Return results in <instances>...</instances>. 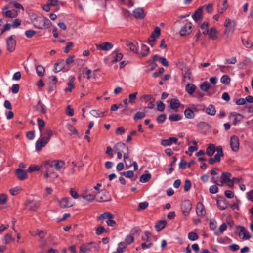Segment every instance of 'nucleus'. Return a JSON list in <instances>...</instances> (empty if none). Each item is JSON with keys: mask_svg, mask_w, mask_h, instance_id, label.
<instances>
[{"mask_svg": "<svg viewBox=\"0 0 253 253\" xmlns=\"http://www.w3.org/2000/svg\"><path fill=\"white\" fill-rule=\"evenodd\" d=\"M32 23L35 28L39 29H47L51 25V21L42 15L35 17L32 21Z\"/></svg>", "mask_w": 253, "mask_h": 253, "instance_id": "1", "label": "nucleus"}, {"mask_svg": "<svg viewBox=\"0 0 253 253\" xmlns=\"http://www.w3.org/2000/svg\"><path fill=\"white\" fill-rule=\"evenodd\" d=\"M52 166V164H50L48 161H45L41 166L42 170H45V173L44 175L45 178L50 177L53 179H55L58 176V174L55 172Z\"/></svg>", "mask_w": 253, "mask_h": 253, "instance_id": "2", "label": "nucleus"}, {"mask_svg": "<svg viewBox=\"0 0 253 253\" xmlns=\"http://www.w3.org/2000/svg\"><path fill=\"white\" fill-rule=\"evenodd\" d=\"M99 246L97 243L94 242H90L81 245L80 247V253H89L92 250L98 251Z\"/></svg>", "mask_w": 253, "mask_h": 253, "instance_id": "3", "label": "nucleus"}, {"mask_svg": "<svg viewBox=\"0 0 253 253\" xmlns=\"http://www.w3.org/2000/svg\"><path fill=\"white\" fill-rule=\"evenodd\" d=\"M2 14L3 16L7 18H15L18 15V10L15 9L8 10V6H4L2 9Z\"/></svg>", "mask_w": 253, "mask_h": 253, "instance_id": "4", "label": "nucleus"}, {"mask_svg": "<svg viewBox=\"0 0 253 253\" xmlns=\"http://www.w3.org/2000/svg\"><path fill=\"white\" fill-rule=\"evenodd\" d=\"M15 38V36L12 35L6 40L7 50L10 52L14 51L15 49L16 42Z\"/></svg>", "mask_w": 253, "mask_h": 253, "instance_id": "5", "label": "nucleus"}, {"mask_svg": "<svg viewBox=\"0 0 253 253\" xmlns=\"http://www.w3.org/2000/svg\"><path fill=\"white\" fill-rule=\"evenodd\" d=\"M181 209L184 216H188L192 209L191 202L188 200H184L181 204Z\"/></svg>", "mask_w": 253, "mask_h": 253, "instance_id": "6", "label": "nucleus"}, {"mask_svg": "<svg viewBox=\"0 0 253 253\" xmlns=\"http://www.w3.org/2000/svg\"><path fill=\"white\" fill-rule=\"evenodd\" d=\"M113 148L115 152L123 153L124 154H125V153H128L129 151L128 147L126 146L125 143L122 142L116 143Z\"/></svg>", "mask_w": 253, "mask_h": 253, "instance_id": "7", "label": "nucleus"}, {"mask_svg": "<svg viewBox=\"0 0 253 253\" xmlns=\"http://www.w3.org/2000/svg\"><path fill=\"white\" fill-rule=\"evenodd\" d=\"M230 144L234 152H237L239 149V140L237 136L233 135L230 138Z\"/></svg>", "mask_w": 253, "mask_h": 253, "instance_id": "8", "label": "nucleus"}, {"mask_svg": "<svg viewBox=\"0 0 253 253\" xmlns=\"http://www.w3.org/2000/svg\"><path fill=\"white\" fill-rule=\"evenodd\" d=\"M25 205L26 207V208L29 210L32 211H36L39 207L40 203L37 201L29 200L25 202Z\"/></svg>", "mask_w": 253, "mask_h": 253, "instance_id": "9", "label": "nucleus"}, {"mask_svg": "<svg viewBox=\"0 0 253 253\" xmlns=\"http://www.w3.org/2000/svg\"><path fill=\"white\" fill-rule=\"evenodd\" d=\"M192 32V23L191 22L186 23L185 25L181 29L179 34L181 36H185L189 35Z\"/></svg>", "mask_w": 253, "mask_h": 253, "instance_id": "10", "label": "nucleus"}, {"mask_svg": "<svg viewBox=\"0 0 253 253\" xmlns=\"http://www.w3.org/2000/svg\"><path fill=\"white\" fill-rule=\"evenodd\" d=\"M48 162L51 164L53 167L58 171H61L62 169H64L65 162L61 160H55L53 161H48Z\"/></svg>", "mask_w": 253, "mask_h": 253, "instance_id": "11", "label": "nucleus"}, {"mask_svg": "<svg viewBox=\"0 0 253 253\" xmlns=\"http://www.w3.org/2000/svg\"><path fill=\"white\" fill-rule=\"evenodd\" d=\"M48 139H46V136H43L41 139H39L36 142V149L37 151H40L42 148L44 147L48 143Z\"/></svg>", "mask_w": 253, "mask_h": 253, "instance_id": "12", "label": "nucleus"}, {"mask_svg": "<svg viewBox=\"0 0 253 253\" xmlns=\"http://www.w3.org/2000/svg\"><path fill=\"white\" fill-rule=\"evenodd\" d=\"M232 117H234L233 125L234 126H236L238 123L240 122L244 118L242 114L235 112L230 113L229 118L231 119Z\"/></svg>", "mask_w": 253, "mask_h": 253, "instance_id": "13", "label": "nucleus"}, {"mask_svg": "<svg viewBox=\"0 0 253 253\" xmlns=\"http://www.w3.org/2000/svg\"><path fill=\"white\" fill-rule=\"evenodd\" d=\"M196 213L198 216H204L206 214V210L204 205L201 202H198L197 204Z\"/></svg>", "mask_w": 253, "mask_h": 253, "instance_id": "14", "label": "nucleus"}, {"mask_svg": "<svg viewBox=\"0 0 253 253\" xmlns=\"http://www.w3.org/2000/svg\"><path fill=\"white\" fill-rule=\"evenodd\" d=\"M71 201V199L69 197L63 198L59 202L60 207L65 208L73 206V204Z\"/></svg>", "mask_w": 253, "mask_h": 253, "instance_id": "15", "label": "nucleus"}, {"mask_svg": "<svg viewBox=\"0 0 253 253\" xmlns=\"http://www.w3.org/2000/svg\"><path fill=\"white\" fill-rule=\"evenodd\" d=\"M177 141L178 139L176 137H170L168 139H162L161 144L164 146H169L173 143L176 144Z\"/></svg>", "mask_w": 253, "mask_h": 253, "instance_id": "16", "label": "nucleus"}, {"mask_svg": "<svg viewBox=\"0 0 253 253\" xmlns=\"http://www.w3.org/2000/svg\"><path fill=\"white\" fill-rule=\"evenodd\" d=\"M150 53V48L145 44H142L141 46V50L138 52L140 57H145L148 55Z\"/></svg>", "mask_w": 253, "mask_h": 253, "instance_id": "17", "label": "nucleus"}, {"mask_svg": "<svg viewBox=\"0 0 253 253\" xmlns=\"http://www.w3.org/2000/svg\"><path fill=\"white\" fill-rule=\"evenodd\" d=\"M161 33V30L159 27H156L155 28V31L153 32L149 38L148 39V42H154L155 38L159 37Z\"/></svg>", "mask_w": 253, "mask_h": 253, "instance_id": "18", "label": "nucleus"}, {"mask_svg": "<svg viewBox=\"0 0 253 253\" xmlns=\"http://www.w3.org/2000/svg\"><path fill=\"white\" fill-rule=\"evenodd\" d=\"M133 15L134 17L136 19H142L144 16V12L142 8H137L135 9L133 11Z\"/></svg>", "mask_w": 253, "mask_h": 253, "instance_id": "19", "label": "nucleus"}, {"mask_svg": "<svg viewBox=\"0 0 253 253\" xmlns=\"http://www.w3.org/2000/svg\"><path fill=\"white\" fill-rule=\"evenodd\" d=\"M113 45L109 42H105L98 45H96L97 49H101L104 51H107L111 49Z\"/></svg>", "mask_w": 253, "mask_h": 253, "instance_id": "20", "label": "nucleus"}, {"mask_svg": "<svg viewBox=\"0 0 253 253\" xmlns=\"http://www.w3.org/2000/svg\"><path fill=\"white\" fill-rule=\"evenodd\" d=\"M101 196L98 201L100 202H107L111 200V198L108 192L104 190L101 191Z\"/></svg>", "mask_w": 253, "mask_h": 253, "instance_id": "21", "label": "nucleus"}, {"mask_svg": "<svg viewBox=\"0 0 253 253\" xmlns=\"http://www.w3.org/2000/svg\"><path fill=\"white\" fill-rule=\"evenodd\" d=\"M15 173L20 180H23L27 177V174L26 171L21 169H16Z\"/></svg>", "mask_w": 253, "mask_h": 253, "instance_id": "22", "label": "nucleus"}, {"mask_svg": "<svg viewBox=\"0 0 253 253\" xmlns=\"http://www.w3.org/2000/svg\"><path fill=\"white\" fill-rule=\"evenodd\" d=\"M228 7L227 0H224L221 4L219 3L217 5L218 12L219 14L223 13L227 9Z\"/></svg>", "mask_w": 253, "mask_h": 253, "instance_id": "23", "label": "nucleus"}, {"mask_svg": "<svg viewBox=\"0 0 253 253\" xmlns=\"http://www.w3.org/2000/svg\"><path fill=\"white\" fill-rule=\"evenodd\" d=\"M64 68V60L60 59L54 65V72L57 73L61 70H62Z\"/></svg>", "mask_w": 253, "mask_h": 253, "instance_id": "24", "label": "nucleus"}, {"mask_svg": "<svg viewBox=\"0 0 253 253\" xmlns=\"http://www.w3.org/2000/svg\"><path fill=\"white\" fill-rule=\"evenodd\" d=\"M237 228L240 229L239 236L242 234L243 235V239H249L251 238V235L244 226H238Z\"/></svg>", "mask_w": 253, "mask_h": 253, "instance_id": "25", "label": "nucleus"}, {"mask_svg": "<svg viewBox=\"0 0 253 253\" xmlns=\"http://www.w3.org/2000/svg\"><path fill=\"white\" fill-rule=\"evenodd\" d=\"M180 105V101L177 99H172L170 101V106L172 109L174 110L175 111H177Z\"/></svg>", "mask_w": 253, "mask_h": 253, "instance_id": "26", "label": "nucleus"}, {"mask_svg": "<svg viewBox=\"0 0 253 253\" xmlns=\"http://www.w3.org/2000/svg\"><path fill=\"white\" fill-rule=\"evenodd\" d=\"M123 157L126 167L127 168L131 167L132 166V160L129 157V153H125Z\"/></svg>", "mask_w": 253, "mask_h": 253, "instance_id": "27", "label": "nucleus"}, {"mask_svg": "<svg viewBox=\"0 0 253 253\" xmlns=\"http://www.w3.org/2000/svg\"><path fill=\"white\" fill-rule=\"evenodd\" d=\"M36 73L37 74V75L39 77H42L44 76L45 73V69L44 68V67H43L42 65H37L36 67Z\"/></svg>", "mask_w": 253, "mask_h": 253, "instance_id": "28", "label": "nucleus"}, {"mask_svg": "<svg viewBox=\"0 0 253 253\" xmlns=\"http://www.w3.org/2000/svg\"><path fill=\"white\" fill-rule=\"evenodd\" d=\"M216 151L215 146L214 144H210L206 150V154L209 156H212Z\"/></svg>", "mask_w": 253, "mask_h": 253, "instance_id": "29", "label": "nucleus"}, {"mask_svg": "<svg viewBox=\"0 0 253 253\" xmlns=\"http://www.w3.org/2000/svg\"><path fill=\"white\" fill-rule=\"evenodd\" d=\"M166 225L167 222L165 220H161L156 223L155 228L157 231H160L164 229Z\"/></svg>", "mask_w": 253, "mask_h": 253, "instance_id": "30", "label": "nucleus"}, {"mask_svg": "<svg viewBox=\"0 0 253 253\" xmlns=\"http://www.w3.org/2000/svg\"><path fill=\"white\" fill-rule=\"evenodd\" d=\"M235 22L234 21H232V23H231V25H229V27H226V29L224 31L225 34L226 35L229 34H232L235 30Z\"/></svg>", "mask_w": 253, "mask_h": 253, "instance_id": "31", "label": "nucleus"}, {"mask_svg": "<svg viewBox=\"0 0 253 253\" xmlns=\"http://www.w3.org/2000/svg\"><path fill=\"white\" fill-rule=\"evenodd\" d=\"M202 9L201 7H199L197 10L195 11L194 13L192 15V18L195 21H197L200 19L202 15Z\"/></svg>", "mask_w": 253, "mask_h": 253, "instance_id": "32", "label": "nucleus"}, {"mask_svg": "<svg viewBox=\"0 0 253 253\" xmlns=\"http://www.w3.org/2000/svg\"><path fill=\"white\" fill-rule=\"evenodd\" d=\"M217 206L221 210H224L228 207V204L225 199L217 200Z\"/></svg>", "mask_w": 253, "mask_h": 253, "instance_id": "33", "label": "nucleus"}, {"mask_svg": "<svg viewBox=\"0 0 253 253\" xmlns=\"http://www.w3.org/2000/svg\"><path fill=\"white\" fill-rule=\"evenodd\" d=\"M231 176V174L230 173L223 172L222 175L220 176V179H221L225 183H228V182L231 181V179H230Z\"/></svg>", "mask_w": 253, "mask_h": 253, "instance_id": "34", "label": "nucleus"}, {"mask_svg": "<svg viewBox=\"0 0 253 253\" xmlns=\"http://www.w3.org/2000/svg\"><path fill=\"white\" fill-rule=\"evenodd\" d=\"M206 113L210 115L213 116L216 113V109L212 104H210L206 109Z\"/></svg>", "mask_w": 253, "mask_h": 253, "instance_id": "35", "label": "nucleus"}, {"mask_svg": "<svg viewBox=\"0 0 253 253\" xmlns=\"http://www.w3.org/2000/svg\"><path fill=\"white\" fill-rule=\"evenodd\" d=\"M184 115L186 118L188 119H193L195 117L194 111L190 108H186L184 110Z\"/></svg>", "mask_w": 253, "mask_h": 253, "instance_id": "36", "label": "nucleus"}, {"mask_svg": "<svg viewBox=\"0 0 253 253\" xmlns=\"http://www.w3.org/2000/svg\"><path fill=\"white\" fill-rule=\"evenodd\" d=\"M37 124L39 127V129L40 132V136H42V128H43L45 126V123L44 121L42 119H37Z\"/></svg>", "mask_w": 253, "mask_h": 253, "instance_id": "37", "label": "nucleus"}, {"mask_svg": "<svg viewBox=\"0 0 253 253\" xmlns=\"http://www.w3.org/2000/svg\"><path fill=\"white\" fill-rule=\"evenodd\" d=\"M173 161L171 162V163L169 165V169L166 171V173L167 174H169L171 173L174 170V169L172 168L173 166L175 164L177 161V158L175 156H172Z\"/></svg>", "mask_w": 253, "mask_h": 253, "instance_id": "38", "label": "nucleus"}, {"mask_svg": "<svg viewBox=\"0 0 253 253\" xmlns=\"http://www.w3.org/2000/svg\"><path fill=\"white\" fill-rule=\"evenodd\" d=\"M151 178V175L150 173H146L142 174L140 177V181L142 183H146L148 182Z\"/></svg>", "mask_w": 253, "mask_h": 253, "instance_id": "39", "label": "nucleus"}, {"mask_svg": "<svg viewBox=\"0 0 253 253\" xmlns=\"http://www.w3.org/2000/svg\"><path fill=\"white\" fill-rule=\"evenodd\" d=\"M36 107L37 109L39 110L40 112L42 114H45L46 112L45 105L40 100L38 101Z\"/></svg>", "mask_w": 253, "mask_h": 253, "instance_id": "40", "label": "nucleus"}, {"mask_svg": "<svg viewBox=\"0 0 253 253\" xmlns=\"http://www.w3.org/2000/svg\"><path fill=\"white\" fill-rule=\"evenodd\" d=\"M217 31L215 28L212 27L210 29V31H209L208 33L207 34L209 35V36L210 38L215 40L217 38Z\"/></svg>", "mask_w": 253, "mask_h": 253, "instance_id": "41", "label": "nucleus"}, {"mask_svg": "<svg viewBox=\"0 0 253 253\" xmlns=\"http://www.w3.org/2000/svg\"><path fill=\"white\" fill-rule=\"evenodd\" d=\"M195 89L196 86L192 84H188L186 86V90L190 95L193 93Z\"/></svg>", "mask_w": 253, "mask_h": 253, "instance_id": "42", "label": "nucleus"}, {"mask_svg": "<svg viewBox=\"0 0 253 253\" xmlns=\"http://www.w3.org/2000/svg\"><path fill=\"white\" fill-rule=\"evenodd\" d=\"M14 240V239L12 237L11 235L9 233H7L3 237L2 239V242L5 244H7Z\"/></svg>", "mask_w": 253, "mask_h": 253, "instance_id": "43", "label": "nucleus"}, {"mask_svg": "<svg viewBox=\"0 0 253 253\" xmlns=\"http://www.w3.org/2000/svg\"><path fill=\"white\" fill-rule=\"evenodd\" d=\"M181 118V116L178 114H172L169 116V119L171 121H178Z\"/></svg>", "mask_w": 253, "mask_h": 253, "instance_id": "44", "label": "nucleus"}, {"mask_svg": "<svg viewBox=\"0 0 253 253\" xmlns=\"http://www.w3.org/2000/svg\"><path fill=\"white\" fill-rule=\"evenodd\" d=\"M80 196L82 197L84 199H85L88 202L92 201L95 197V195L91 194H83Z\"/></svg>", "mask_w": 253, "mask_h": 253, "instance_id": "45", "label": "nucleus"}, {"mask_svg": "<svg viewBox=\"0 0 253 253\" xmlns=\"http://www.w3.org/2000/svg\"><path fill=\"white\" fill-rule=\"evenodd\" d=\"M151 233L149 231H145L143 235L142 236L141 239L143 241L150 242L151 241Z\"/></svg>", "mask_w": 253, "mask_h": 253, "instance_id": "46", "label": "nucleus"}, {"mask_svg": "<svg viewBox=\"0 0 253 253\" xmlns=\"http://www.w3.org/2000/svg\"><path fill=\"white\" fill-rule=\"evenodd\" d=\"M90 114L95 117H101L104 116V112L99 111V110H92L90 111Z\"/></svg>", "mask_w": 253, "mask_h": 253, "instance_id": "47", "label": "nucleus"}, {"mask_svg": "<svg viewBox=\"0 0 253 253\" xmlns=\"http://www.w3.org/2000/svg\"><path fill=\"white\" fill-rule=\"evenodd\" d=\"M53 135V131L50 128H46L44 133L42 132V136H46V139L49 141Z\"/></svg>", "mask_w": 253, "mask_h": 253, "instance_id": "48", "label": "nucleus"}, {"mask_svg": "<svg viewBox=\"0 0 253 253\" xmlns=\"http://www.w3.org/2000/svg\"><path fill=\"white\" fill-rule=\"evenodd\" d=\"M210 86V84L208 82L205 81L201 84L200 87L202 91H207L209 89Z\"/></svg>", "mask_w": 253, "mask_h": 253, "instance_id": "49", "label": "nucleus"}, {"mask_svg": "<svg viewBox=\"0 0 253 253\" xmlns=\"http://www.w3.org/2000/svg\"><path fill=\"white\" fill-rule=\"evenodd\" d=\"M197 127L199 129L203 130L210 127L208 123L205 122H200L197 124Z\"/></svg>", "mask_w": 253, "mask_h": 253, "instance_id": "50", "label": "nucleus"}, {"mask_svg": "<svg viewBox=\"0 0 253 253\" xmlns=\"http://www.w3.org/2000/svg\"><path fill=\"white\" fill-rule=\"evenodd\" d=\"M227 229V225L225 223H223L221 224L219 228L218 231H216L214 232V234L216 235L219 236L225 230Z\"/></svg>", "mask_w": 253, "mask_h": 253, "instance_id": "51", "label": "nucleus"}, {"mask_svg": "<svg viewBox=\"0 0 253 253\" xmlns=\"http://www.w3.org/2000/svg\"><path fill=\"white\" fill-rule=\"evenodd\" d=\"M126 45L127 46L129 47V49L131 51L138 53L137 48L136 45L134 44L132 42L127 41L126 43Z\"/></svg>", "mask_w": 253, "mask_h": 253, "instance_id": "52", "label": "nucleus"}, {"mask_svg": "<svg viewBox=\"0 0 253 253\" xmlns=\"http://www.w3.org/2000/svg\"><path fill=\"white\" fill-rule=\"evenodd\" d=\"M126 247V245L125 242H121L118 244V246L117 249V251L119 253H122L124 251V249Z\"/></svg>", "mask_w": 253, "mask_h": 253, "instance_id": "53", "label": "nucleus"}, {"mask_svg": "<svg viewBox=\"0 0 253 253\" xmlns=\"http://www.w3.org/2000/svg\"><path fill=\"white\" fill-rule=\"evenodd\" d=\"M41 167L40 168L38 166H36L34 165H30L29 168L27 169V172L29 173L32 172L33 171H38L41 169Z\"/></svg>", "mask_w": 253, "mask_h": 253, "instance_id": "54", "label": "nucleus"}, {"mask_svg": "<svg viewBox=\"0 0 253 253\" xmlns=\"http://www.w3.org/2000/svg\"><path fill=\"white\" fill-rule=\"evenodd\" d=\"M231 81V79L230 77L226 75H224L222 76V77L220 79V82L225 84H228Z\"/></svg>", "mask_w": 253, "mask_h": 253, "instance_id": "55", "label": "nucleus"}, {"mask_svg": "<svg viewBox=\"0 0 253 253\" xmlns=\"http://www.w3.org/2000/svg\"><path fill=\"white\" fill-rule=\"evenodd\" d=\"M146 114L144 112H137L134 116L133 119L135 121L141 119L145 117Z\"/></svg>", "mask_w": 253, "mask_h": 253, "instance_id": "56", "label": "nucleus"}, {"mask_svg": "<svg viewBox=\"0 0 253 253\" xmlns=\"http://www.w3.org/2000/svg\"><path fill=\"white\" fill-rule=\"evenodd\" d=\"M188 239L191 241H195L198 239V235L195 232H190L188 235Z\"/></svg>", "mask_w": 253, "mask_h": 253, "instance_id": "57", "label": "nucleus"}, {"mask_svg": "<svg viewBox=\"0 0 253 253\" xmlns=\"http://www.w3.org/2000/svg\"><path fill=\"white\" fill-rule=\"evenodd\" d=\"M120 174L121 175L124 176L126 178H131L133 177L134 175L133 171L132 170H128L126 172H120Z\"/></svg>", "mask_w": 253, "mask_h": 253, "instance_id": "58", "label": "nucleus"}, {"mask_svg": "<svg viewBox=\"0 0 253 253\" xmlns=\"http://www.w3.org/2000/svg\"><path fill=\"white\" fill-rule=\"evenodd\" d=\"M125 243L127 244H130L134 242V238L132 235H127L125 238Z\"/></svg>", "mask_w": 253, "mask_h": 253, "instance_id": "59", "label": "nucleus"}, {"mask_svg": "<svg viewBox=\"0 0 253 253\" xmlns=\"http://www.w3.org/2000/svg\"><path fill=\"white\" fill-rule=\"evenodd\" d=\"M166 117H167V116L165 114H161L160 115H159L157 119H156V120L157 121V122L158 123H163V122H164L166 119Z\"/></svg>", "mask_w": 253, "mask_h": 253, "instance_id": "60", "label": "nucleus"}, {"mask_svg": "<svg viewBox=\"0 0 253 253\" xmlns=\"http://www.w3.org/2000/svg\"><path fill=\"white\" fill-rule=\"evenodd\" d=\"M154 98L152 96V95L150 94H146L142 96L141 98V100L142 101H145L147 102L148 101H151Z\"/></svg>", "mask_w": 253, "mask_h": 253, "instance_id": "61", "label": "nucleus"}, {"mask_svg": "<svg viewBox=\"0 0 253 253\" xmlns=\"http://www.w3.org/2000/svg\"><path fill=\"white\" fill-rule=\"evenodd\" d=\"M156 104L157 105V109L158 111L162 112L165 109V104L164 103L161 101H158L156 102Z\"/></svg>", "mask_w": 253, "mask_h": 253, "instance_id": "62", "label": "nucleus"}, {"mask_svg": "<svg viewBox=\"0 0 253 253\" xmlns=\"http://www.w3.org/2000/svg\"><path fill=\"white\" fill-rule=\"evenodd\" d=\"M7 201V196L5 194L2 193L0 194V204L3 205Z\"/></svg>", "mask_w": 253, "mask_h": 253, "instance_id": "63", "label": "nucleus"}, {"mask_svg": "<svg viewBox=\"0 0 253 253\" xmlns=\"http://www.w3.org/2000/svg\"><path fill=\"white\" fill-rule=\"evenodd\" d=\"M148 203L147 201H144L143 202H141L139 204L138 208L137 209L138 211H140L141 210H144L147 208L148 206Z\"/></svg>", "mask_w": 253, "mask_h": 253, "instance_id": "64", "label": "nucleus"}]
</instances>
